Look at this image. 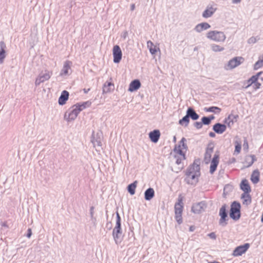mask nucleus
<instances>
[{
	"mask_svg": "<svg viewBox=\"0 0 263 263\" xmlns=\"http://www.w3.org/2000/svg\"><path fill=\"white\" fill-rule=\"evenodd\" d=\"M69 96V93L66 90L62 91L60 97L59 98V104L60 105H64L65 104L66 101L68 100Z\"/></svg>",
	"mask_w": 263,
	"mask_h": 263,
	"instance_id": "24",
	"label": "nucleus"
},
{
	"mask_svg": "<svg viewBox=\"0 0 263 263\" xmlns=\"http://www.w3.org/2000/svg\"><path fill=\"white\" fill-rule=\"evenodd\" d=\"M176 158V163L178 164V165H179L181 164L182 161L183 160H184L185 159V157H184V158H183L182 157H180V156H175Z\"/></svg>",
	"mask_w": 263,
	"mask_h": 263,
	"instance_id": "46",
	"label": "nucleus"
},
{
	"mask_svg": "<svg viewBox=\"0 0 263 263\" xmlns=\"http://www.w3.org/2000/svg\"><path fill=\"white\" fill-rule=\"evenodd\" d=\"M208 236L210 237L211 239H216V235L214 232H212L208 234Z\"/></svg>",
	"mask_w": 263,
	"mask_h": 263,
	"instance_id": "49",
	"label": "nucleus"
},
{
	"mask_svg": "<svg viewBox=\"0 0 263 263\" xmlns=\"http://www.w3.org/2000/svg\"><path fill=\"white\" fill-rule=\"evenodd\" d=\"M1 225L2 226V227H5V228H8V224H7L6 222H1Z\"/></svg>",
	"mask_w": 263,
	"mask_h": 263,
	"instance_id": "53",
	"label": "nucleus"
},
{
	"mask_svg": "<svg viewBox=\"0 0 263 263\" xmlns=\"http://www.w3.org/2000/svg\"><path fill=\"white\" fill-rule=\"evenodd\" d=\"M174 141H176V137H174Z\"/></svg>",
	"mask_w": 263,
	"mask_h": 263,
	"instance_id": "63",
	"label": "nucleus"
},
{
	"mask_svg": "<svg viewBox=\"0 0 263 263\" xmlns=\"http://www.w3.org/2000/svg\"><path fill=\"white\" fill-rule=\"evenodd\" d=\"M206 36L208 39L218 43H223L226 39L224 33L217 30L209 31L206 33Z\"/></svg>",
	"mask_w": 263,
	"mask_h": 263,
	"instance_id": "2",
	"label": "nucleus"
},
{
	"mask_svg": "<svg viewBox=\"0 0 263 263\" xmlns=\"http://www.w3.org/2000/svg\"><path fill=\"white\" fill-rule=\"evenodd\" d=\"M242 204L248 206L251 203V197L249 193H243L241 195Z\"/></svg>",
	"mask_w": 263,
	"mask_h": 263,
	"instance_id": "20",
	"label": "nucleus"
},
{
	"mask_svg": "<svg viewBox=\"0 0 263 263\" xmlns=\"http://www.w3.org/2000/svg\"><path fill=\"white\" fill-rule=\"evenodd\" d=\"M186 176L187 177V179H188L189 180L190 179L194 180H195L196 178H197L200 176V172H197V173H195L193 174H191V175L186 174ZM188 182L189 183V181Z\"/></svg>",
	"mask_w": 263,
	"mask_h": 263,
	"instance_id": "37",
	"label": "nucleus"
},
{
	"mask_svg": "<svg viewBox=\"0 0 263 263\" xmlns=\"http://www.w3.org/2000/svg\"><path fill=\"white\" fill-rule=\"evenodd\" d=\"M254 76H256V78H257L256 82L257 83H259L260 84V86L261 85V82H263V71H261L259 72H258L255 75H254Z\"/></svg>",
	"mask_w": 263,
	"mask_h": 263,
	"instance_id": "38",
	"label": "nucleus"
},
{
	"mask_svg": "<svg viewBox=\"0 0 263 263\" xmlns=\"http://www.w3.org/2000/svg\"><path fill=\"white\" fill-rule=\"evenodd\" d=\"M52 74V72L48 70H45L41 72L36 78L35 81V86H39L41 83L48 81Z\"/></svg>",
	"mask_w": 263,
	"mask_h": 263,
	"instance_id": "5",
	"label": "nucleus"
},
{
	"mask_svg": "<svg viewBox=\"0 0 263 263\" xmlns=\"http://www.w3.org/2000/svg\"><path fill=\"white\" fill-rule=\"evenodd\" d=\"M186 141V139L185 138L183 137L181 139V141H180L179 145H181V148L183 149L186 150L187 148V146L186 144L185 143Z\"/></svg>",
	"mask_w": 263,
	"mask_h": 263,
	"instance_id": "41",
	"label": "nucleus"
},
{
	"mask_svg": "<svg viewBox=\"0 0 263 263\" xmlns=\"http://www.w3.org/2000/svg\"><path fill=\"white\" fill-rule=\"evenodd\" d=\"M209 136H210V137H211L214 138V137H215L216 135H215V134L214 133H213V132H210V133H209Z\"/></svg>",
	"mask_w": 263,
	"mask_h": 263,
	"instance_id": "57",
	"label": "nucleus"
},
{
	"mask_svg": "<svg viewBox=\"0 0 263 263\" xmlns=\"http://www.w3.org/2000/svg\"><path fill=\"white\" fill-rule=\"evenodd\" d=\"M255 161V157L253 155L247 156L243 162L245 166L248 167L251 166Z\"/></svg>",
	"mask_w": 263,
	"mask_h": 263,
	"instance_id": "28",
	"label": "nucleus"
},
{
	"mask_svg": "<svg viewBox=\"0 0 263 263\" xmlns=\"http://www.w3.org/2000/svg\"><path fill=\"white\" fill-rule=\"evenodd\" d=\"M240 204L236 201L232 202L231 205L230 216L234 220H237L240 217Z\"/></svg>",
	"mask_w": 263,
	"mask_h": 263,
	"instance_id": "4",
	"label": "nucleus"
},
{
	"mask_svg": "<svg viewBox=\"0 0 263 263\" xmlns=\"http://www.w3.org/2000/svg\"><path fill=\"white\" fill-rule=\"evenodd\" d=\"M189 117L186 114L184 117L179 121V124L182 126H184V127H187L189 125Z\"/></svg>",
	"mask_w": 263,
	"mask_h": 263,
	"instance_id": "33",
	"label": "nucleus"
},
{
	"mask_svg": "<svg viewBox=\"0 0 263 263\" xmlns=\"http://www.w3.org/2000/svg\"><path fill=\"white\" fill-rule=\"evenodd\" d=\"M109 89L108 87H107L106 84H104L103 88V93H107L109 92Z\"/></svg>",
	"mask_w": 263,
	"mask_h": 263,
	"instance_id": "50",
	"label": "nucleus"
},
{
	"mask_svg": "<svg viewBox=\"0 0 263 263\" xmlns=\"http://www.w3.org/2000/svg\"><path fill=\"white\" fill-rule=\"evenodd\" d=\"M256 76H252L247 81L244 82L243 87L245 89H247L251 86L253 85V87L255 90L260 88V84L256 82Z\"/></svg>",
	"mask_w": 263,
	"mask_h": 263,
	"instance_id": "9",
	"label": "nucleus"
},
{
	"mask_svg": "<svg viewBox=\"0 0 263 263\" xmlns=\"http://www.w3.org/2000/svg\"><path fill=\"white\" fill-rule=\"evenodd\" d=\"M241 0H232V3L234 4L240 3Z\"/></svg>",
	"mask_w": 263,
	"mask_h": 263,
	"instance_id": "55",
	"label": "nucleus"
},
{
	"mask_svg": "<svg viewBox=\"0 0 263 263\" xmlns=\"http://www.w3.org/2000/svg\"><path fill=\"white\" fill-rule=\"evenodd\" d=\"M201 120L202 124L204 125H209L211 123L210 119L208 117H203Z\"/></svg>",
	"mask_w": 263,
	"mask_h": 263,
	"instance_id": "44",
	"label": "nucleus"
},
{
	"mask_svg": "<svg viewBox=\"0 0 263 263\" xmlns=\"http://www.w3.org/2000/svg\"><path fill=\"white\" fill-rule=\"evenodd\" d=\"M209 263H219V262H217V261H214V262H209Z\"/></svg>",
	"mask_w": 263,
	"mask_h": 263,
	"instance_id": "62",
	"label": "nucleus"
},
{
	"mask_svg": "<svg viewBox=\"0 0 263 263\" xmlns=\"http://www.w3.org/2000/svg\"><path fill=\"white\" fill-rule=\"evenodd\" d=\"M160 136V133L159 130H154L149 133V137L151 140L154 143L158 142Z\"/></svg>",
	"mask_w": 263,
	"mask_h": 263,
	"instance_id": "21",
	"label": "nucleus"
},
{
	"mask_svg": "<svg viewBox=\"0 0 263 263\" xmlns=\"http://www.w3.org/2000/svg\"><path fill=\"white\" fill-rule=\"evenodd\" d=\"M243 146H244L245 148V147L246 148H248V143L247 141L246 140H245V141H244Z\"/></svg>",
	"mask_w": 263,
	"mask_h": 263,
	"instance_id": "54",
	"label": "nucleus"
},
{
	"mask_svg": "<svg viewBox=\"0 0 263 263\" xmlns=\"http://www.w3.org/2000/svg\"><path fill=\"white\" fill-rule=\"evenodd\" d=\"M147 46L149 48V52L152 54H154L157 52V50L155 47H153L154 44L151 41H148L147 42Z\"/></svg>",
	"mask_w": 263,
	"mask_h": 263,
	"instance_id": "35",
	"label": "nucleus"
},
{
	"mask_svg": "<svg viewBox=\"0 0 263 263\" xmlns=\"http://www.w3.org/2000/svg\"><path fill=\"white\" fill-rule=\"evenodd\" d=\"M208 117L210 119V122H211V121L214 119V117L213 115Z\"/></svg>",
	"mask_w": 263,
	"mask_h": 263,
	"instance_id": "60",
	"label": "nucleus"
},
{
	"mask_svg": "<svg viewBox=\"0 0 263 263\" xmlns=\"http://www.w3.org/2000/svg\"><path fill=\"white\" fill-rule=\"evenodd\" d=\"M213 152V147H208L206 148L204 158V161L205 163L208 164L210 162Z\"/></svg>",
	"mask_w": 263,
	"mask_h": 263,
	"instance_id": "25",
	"label": "nucleus"
},
{
	"mask_svg": "<svg viewBox=\"0 0 263 263\" xmlns=\"http://www.w3.org/2000/svg\"><path fill=\"white\" fill-rule=\"evenodd\" d=\"M235 147L234 154H238L241 148V143L238 141L235 142Z\"/></svg>",
	"mask_w": 263,
	"mask_h": 263,
	"instance_id": "39",
	"label": "nucleus"
},
{
	"mask_svg": "<svg viewBox=\"0 0 263 263\" xmlns=\"http://www.w3.org/2000/svg\"><path fill=\"white\" fill-rule=\"evenodd\" d=\"M122 51L118 45H115L113 47L114 62L118 63L122 58Z\"/></svg>",
	"mask_w": 263,
	"mask_h": 263,
	"instance_id": "14",
	"label": "nucleus"
},
{
	"mask_svg": "<svg viewBox=\"0 0 263 263\" xmlns=\"http://www.w3.org/2000/svg\"><path fill=\"white\" fill-rule=\"evenodd\" d=\"M202 126H203V124H202V122H196L194 123V126L197 129H200V128H201Z\"/></svg>",
	"mask_w": 263,
	"mask_h": 263,
	"instance_id": "48",
	"label": "nucleus"
},
{
	"mask_svg": "<svg viewBox=\"0 0 263 263\" xmlns=\"http://www.w3.org/2000/svg\"><path fill=\"white\" fill-rule=\"evenodd\" d=\"M250 247L249 243H245L243 245L237 247L233 252L234 256H239L245 253Z\"/></svg>",
	"mask_w": 263,
	"mask_h": 263,
	"instance_id": "13",
	"label": "nucleus"
},
{
	"mask_svg": "<svg viewBox=\"0 0 263 263\" xmlns=\"http://www.w3.org/2000/svg\"><path fill=\"white\" fill-rule=\"evenodd\" d=\"M90 105L88 101L85 102L82 104H76L70 108L66 111L64 115V119L67 122H71L74 120L81 111L86 108V105Z\"/></svg>",
	"mask_w": 263,
	"mask_h": 263,
	"instance_id": "1",
	"label": "nucleus"
},
{
	"mask_svg": "<svg viewBox=\"0 0 263 263\" xmlns=\"http://www.w3.org/2000/svg\"><path fill=\"white\" fill-rule=\"evenodd\" d=\"M141 86V83L139 80H134L130 83L128 90L133 92L138 90Z\"/></svg>",
	"mask_w": 263,
	"mask_h": 263,
	"instance_id": "19",
	"label": "nucleus"
},
{
	"mask_svg": "<svg viewBox=\"0 0 263 263\" xmlns=\"http://www.w3.org/2000/svg\"><path fill=\"white\" fill-rule=\"evenodd\" d=\"M183 208V197L180 195L178 198V202L175 204V219L178 224L182 222V213Z\"/></svg>",
	"mask_w": 263,
	"mask_h": 263,
	"instance_id": "3",
	"label": "nucleus"
},
{
	"mask_svg": "<svg viewBox=\"0 0 263 263\" xmlns=\"http://www.w3.org/2000/svg\"><path fill=\"white\" fill-rule=\"evenodd\" d=\"M211 49L214 52H220L224 50V48L217 44H212L211 45Z\"/></svg>",
	"mask_w": 263,
	"mask_h": 263,
	"instance_id": "36",
	"label": "nucleus"
},
{
	"mask_svg": "<svg viewBox=\"0 0 263 263\" xmlns=\"http://www.w3.org/2000/svg\"><path fill=\"white\" fill-rule=\"evenodd\" d=\"M251 180L253 183H257L258 182L259 180V173L258 171H254L251 177Z\"/></svg>",
	"mask_w": 263,
	"mask_h": 263,
	"instance_id": "31",
	"label": "nucleus"
},
{
	"mask_svg": "<svg viewBox=\"0 0 263 263\" xmlns=\"http://www.w3.org/2000/svg\"><path fill=\"white\" fill-rule=\"evenodd\" d=\"M112 236L117 245L119 244L122 240V232L121 226H116L112 231Z\"/></svg>",
	"mask_w": 263,
	"mask_h": 263,
	"instance_id": "10",
	"label": "nucleus"
},
{
	"mask_svg": "<svg viewBox=\"0 0 263 263\" xmlns=\"http://www.w3.org/2000/svg\"><path fill=\"white\" fill-rule=\"evenodd\" d=\"M219 215L220 218L219 221V224L222 227H226L228 224L229 218L228 217V214L226 211V205L223 204L222 205L219 210Z\"/></svg>",
	"mask_w": 263,
	"mask_h": 263,
	"instance_id": "6",
	"label": "nucleus"
},
{
	"mask_svg": "<svg viewBox=\"0 0 263 263\" xmlns=\"http://www.w3.org/2000/svg\"><path fill=\"white\" fill-rule=\"evenodd\" d=\"M31 235H32V231H31V229L30 228H29L27 230V234L26 236L28 238H30L31 237Z\"/></svg>",
	"mask_w": 263,
	"mask_h": 263,
	"instance_id": "52",
	"label": "nucleus"
},
{
	"mask_svg": "<svg viewBox=\"0 0 263 263\" xmlns=\"http://www.w3.org/2000/svg\"><path fill=\"white\" fill-rule=\"evenodd\" d=\"M186 114H187L189 118L190 117L193 120H196L199 117V115L191 107H189L187 109L186 111Z\"/></svg>",
	"mask_w": 263,
	"mask_h": 263,
	"instance_id": "30",
	"label": "nucleus"
},
{
	"mask_svg": "<svg viewBox=\"0 0 263 263\" xmlns=\"http://www.w3.org/2000/svg\"><path fill=\"white\" fill-rule=\"evenodd\" d=\"M72 62L69 61H66L63 64V67L61 71V76H69L71 73Z\"/></svg>",
	"mask_w": 263,
	"mask_h": 263,
	"instance_id": "12",
	"label": "nucleus"
},
{
	"mask_svg": "<svg viewBox=\"0 0 263 263\" xmlns=\"http://www.w3.org/2000/svg\"><path fill=\"white\" fill-rule=\"evenodd\" d=\"M237 117L238 116L231 114L225 119L224 123L227 124L229 127H231L233 125L234 123L236 121Z\"/></svg>",
	"mask_w": 263,
	"mask_h": 263,
	"instance_id": "23",
	"label": "nucleus"
},
{
	"mask_svg": "<svg viewBox=\"0 0 263 263\" xmlns=\"http://www.w3.org/2000/svg\"><path fill=\"white\" fill-rule=\"evenodd\" d=\"M217 10L216 5L214 3L209 4L202 14L203 18H208L211 17Z\"/></svg>",
	"mask_w": 263,
	"mask_h": 263,
	"instance_id": "8",
	"label": "nucleus"
},
{
	"mask_svg": "<svg viewBox=\"0 0 263 263\" xmlns=\"http://www.w3.org/2000/svg\"><path fill=\"white\" fill-rule=\"evenodd\" d=\"M240 189L244 192L243 193H250L251 189L246 179L242 180L240 183Z\"/></svg>",
	"mask_w": 263,
	"mask_h": 263,
	"instance_id": "29",
	"label": "nucleus"
},
{
	"mask_svg": "<svg viewBox=\"0 0 263 263\" xmlns=\"http://www.w3.org/2000/svg\"><path fill=\"white\" fill-rule=\"evenodd\" d=\"M183 149L181 148V145H179L178 147H175L174 148V151L176 152L177 154H178L180 157H182L184 158L185 154L183 152Z\"/></svg>",
	"mask_w": 263,
	"mask_h": 263,
	"instance_id": "40",
	"label": "nucleus"
},
{
	"mask_svg": "<svg viewBox=\"0 0 263 263\" xmlns=\"http://www.w3.org/2000/svg\"><path fill=\"white\" fill-rule=\"evenodd\" d=\"M155 195V191L153 188L149 187L144 193V198L146 200H151Z\"/></svg>",
	"mask_w": 263,
	"mask_h": 263,
	"instance_id": "26",
	"label": "nucleus"
},
{
	"mask_svg": "<svg viewBox=\"0 0 263 263\" xmlns=\"http://www.w3.org/2000/svg\"><path fill=\"white\" fill-rule=\"evenodd\" d=\"M7 46L5 43L1 41L0 42V64L4 63V60L6 57Z\"/></svg>",
	"mask_w": 263,
	"mask_h": 263,
	"instance_id": "15",
	"label": "nucleus"
},
{
	"mask_svg": "<svg viewBox=\"0 0 263 263\" xmlns=\"http://www.w3.org/2000/svg\"><path fill=\"white\" fill-rule=\"evenodd\" d=\"M226 129L227 126L225 124H222L219 123L215 124L213 127L214 131L218 134H222L226 130Z\"/></svg>",
	"mask_w": 263,
	"mask_h": 263,
	"instance_id": "18",
	"label": "nucleus"
},
{
	"mask_svg": "<svg viewBox=\"0 0 263 263\" xmlns=\"http://www.w3.org/2000/svg\"><path fill=\"white\" fill-rule=\"evenodd\" d=\"M127 35H128V32H127V31H124V32L122 33V35H121V37H122L123 39H124V40H125V39H126V38L127 37Z\"/></svg>",
	"mask_w": 263,
	"mask_h": 263,
	"instance_id": "51",
	"label": "nucleus"
},
{
	"mask_svg": "<svg viewBox=\"0 0 263 263\" xmlns=\"http://www.w3.org/2000/svg\"><path fill=\"white\" fill-rule=\"evenodd\" d=\"M116 215H117V219H116V226H121V218L119 215V214L118 212H117Z\"/></svg>",
	"mask_w": 263,
	"mask_h": 263,
	"instance_id": "47",
	"label": "nucleus"
},
{
	"mask_svg": "<svg viewBox=\"0 0 263 263\" xmlns=\"http://www.w3.org/2000/svg\"><path fill=\"white\" fill-rule=\"evenodd\" d=\"M197 172H200L199 165L196 163H193L188 168L186 172V174L191 175V174H193L197 173Z\"/></svg>",
	"mask_w": 263,
	"mask_h": 263,
	"instance_id": "27",
	"label": "nucleus"
},
{
	"mask_svg": "<svg viewBox=\"0 0 263 263\" xmlns=\"http://www.w3.org/2000/svg\"><path fill=\"white\" fill-rule=\"evenodd\" d=\"M243 58L241 57H236L230 60L224 66L226 70H230L235 68L240 65L243 61Z\"/></svg>",
	"mask_w": 263,
	"mask_h": 263,
	"instance_id": "7",
	"label": "nucleus"
},
{
	"mask_svg": "<svg viewBox=\"0 0 263 263\" xmlns=\"http://www.w3.org/2000/svg\"><path fill=\"white\" fill-rule=\"evenodd\" d=\"M262 66H263V60H259L254 64V68L257 70Z\"/></svg>",
	"mask_w": 263,
	"mask_h": 263,
	"instance_id": "42",
	"label": "nucleus"
},
{
	"mask_svg": "<svg viewBox=\"0 0 263 263\" xmlns=\"http://www.w3.org/2000/svg\"><path fill=\"white\" fill-rule=\"evenodd\" d=\"M195 227L193 226H190V227L189 228V231L190 232H193L195 230Z\"/></svg>",
	"mask_w": 263,
	"mask_h": 263,
	"instance_id": "56",
	"label": "nucleus"
},
{
	"mask_svg": "<svg viewBox=\"0 0 263 263\" xmlns=\"http://www.w3.org/2000/svg\"><path fill=\"white\" fill-rule=\"evenodd\" d=\"M135 4H133L130 6V9L132 11H133L135 9Z\"/></svg>",
	"mask_w": 263,
	"mask_h": 263,
	"instance_id": "59",
	"label": "nucleus"
},
{
	"mask_svg": "<svg viewBox=\"0 0 263 263\" xmlns=\"http://www.w3.org/2000/svg\"><path fill=\"white\" fill-rule=\"evenodd\" d=\"M91 142L93 143L94 147L101 146L102 140L99 133H97L96 136L93 134L92 135Z\"/></svg>",
	"mask_w": 263,
	"mask_h": 263,
	"instance_id": "22",
	"label": "nucleus"
},
{
	"mask_svg": "<svg viewBox=\"0 0 263 263\" xmlns=\"http://www.w3.org/2000/svg\"><path fill=\"white\" fill-rule=\"evenodd\" d=\"M204 110L207 112H214L218 114L221 111V108L216 106H212L209 108H205Z\"/></svg>",
	"mask_w": 263,
	"mask_h": 263,
	"instance_id": "34",
	"label": "nucleus"
},
{
	"mask_svg": "<svg viewBox=\"0 0 263 263\" xmlns=\"http://www.w3.org/2000/svg\"><path fill=\"white\" fill-rule=\"evenodd\" d=\"M206 205L204 202H200L192 205L191 211L195 214H199L204 211Z\"/></svg>",
	"mask_w": 263,
	"mask_h": 263,
	"instance_id": "11",
	"label": "nucleus"
},
{
	"mask_svg": "<svg viewBox=\"0 0 263 263\" xmlns=\"http://www.w3.org/2000/svg\"><path fill=\"white\" fill-rule=\"evenodd\" d=\"M90 90V88H88V89H86V88H84L83 89V91L85 93H88V92Z\"/></svg>",
	"mask_w": 263,
	"mask_h": 263,
	"instance_id": "58",
	"label": "nucleus"
},
{
	"mask_svg": "<svg viewBox=\"0 0 263 263\" xmlns=\"http://www.w3.org/2000/svg\"><path fill=\"white\" fill-rule=\"evenodd\" d=\"M93 209H94V208L93 206H91L90 208V217H91V220L92 221V222L94 224H95L96 221V218L95 217H94V216H93V213H94Z\"/></svg>",
	"mask_w": 263,
	"mask_h": 263,
	"instance_id": "43",
	"label": "nucleus"
},
{
	"mask_svg": "<svg viewBox=\"0 0 263 263\" xmlns=\"http://www.w3.org/2000/svg\"><path fill=\"white\" fill-rule=\"evenodd\" d=\"M211 28V25L206 23L203 22L197 24L194 28V30L197 33H200L203 31L206 30Z\"/></svg>",
	"mask_w": 263,
	"mask_h": 263,
	"instance_id": "16",
	"label": "nucleus"
},
{
	"mask_svg": "<svg viewBox=\"0 0 263 263\" xmlns=\"http://www.w3.org/2000/svg\"><path fill=\"white\" fill-rule=\"evenodd\" d=\"M219 163V155L218 154H215L212 160L211 165H210V173L211 174H213V173L216 170L217 165Z\"/></svg>",
	"mask_w": 263,
	"mask_h": 263,
	"instance_id": "17",
	"label": "nucleus"
},
{
	"mask_svg": "<svg viewBox=\"0 0 263 263\" xmlns=\"http://www.w3.org/2000/svg\"><path fill=\"white\" fill-rule=\"evenodd\" d=\"M112 85V84L110 82H109L107 83V85H106L107 87H109Z\"/></svg>",
	"mask_w": 263,
	"mask_h": 263,
	"instance_id": "61",
	"label": "nucleus"
},
{
	"mask_svg": "<svg viewBox=\"0 0 263 263\" xmlns=\"http://www.w3.org/2000/svg\"><path fill=\"white\" fill-rule=\"evenodd\" d=\"M137 181H135L133 183L129 184L127 186L128 192L130 195H133L135 193V189L137 187Z\"/></svg>",
	"mask_w": 263,
	"mask_h": 263,
	"instance_id": "32",
	"label": "nucleus"
},
{
	"mask_svg": "<svg viewBox=\"0 0 263 263\" xmlns=\"http://www.w3.org/2000/svg\"><path fill=\"white\" fill-rule=\"evenodd\" d=\"M257 41V39L256 37L252 36L249 38L248 40V44H254Z\"/></svg>",
	"mask_w": 263,
	"mask_h": 263,
	"instance_id": "45",
	"label": "nucleus"
}]
</instances>
